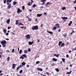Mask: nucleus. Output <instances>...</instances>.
<instances>
[{
    "instance_id": "obj_43",
    "label": "nucleus",
    "mask_w": 76,
    "mask_h": 76,
    "mask_svg": "<svg viewBox=\"0 0 76 76\" xmlns=\"http://www.w3.org/2000/svg\"><path fill=\"white\" fill-rule=\"evenodd\" d=\"M22 9L23 10H24V9H25V7H24V6H22Z\"/></svg>"
},
{
    "instance_id": "obj_23",
    "label": "nucleus",
    "mask_w": 76,
    "mask_h": 76,
    "mask_svg": "<svg viewBox=\"0 0 76 76\" xmlns=\"http://www.w3.org/2000/svg\"><path fill=\"white\" fill-rule=\"evenodd\" d=\"M20 25H23V24H22L21 23H20L18 24V26H20Z\"/></svg>"
},
{
    "instance_id": "obj_48",
    "label": "nucleus",
    "mask_w": 76,
    "mask_h": 76,
    "mask_svg": "<svg viewBox=\"0 0 76 76\" xmlns=\"http://www.w3.org/2000/svg\"><path fill=\"white\" fill-rule=\"evenodd\" d=\"M56 57H58V56H59V54H58L57 55H56Z\"/></svg>"
},
{
    "instance_id": "obj_12",
    "label": "nucleus",
    "mask_w": 76,
    "mask_h": 76,
    "mask_svg": "<svg viewBox=\"0 0 76 76\" xmlns=\"http://www.w3.org/2000/svg\"><path fill=\"white\" fill-rule=\"evenodd\" d=\"M42 14H38L37 15V17H41V16H42Z\"/></svg>"
},
{
    "instance_id": "obj_14",
    "label": "nucleus",
    "mask_w": 76,
    "mask_h": 76,
    "mask_svg": "<svg viewBox=\"0 0 76 76\" xmlns=\"http://www.w3.org/2000/svg\"><path fill=\"white\" fill-rule=\"evenodd\" d=\"M37 70L39 71H42L43 70L42 69L40 68H37Z\"/></svg>"
},
{
    "instance_id": "obj_27",
    "label": "nucleus",
    "mask_w": 76,
    "mask_h": 76,
    "mask_svg": "<svg viewBox=\"0 0 76 76\" xmlns=\"http://www.w3.org/2000/svg\"><path fill=\"white\" fill-rule=\"evenodd\" d=\"M66 9V7H63L62 8V10H65Z\"/></svg>"
},
{
    "instance_id": "obj_39",
    "label": "nucleus",
    "mask_w": 76,
    "mask_h": 76,
    "mask_svg": "<svg viewBox=\"0 0 76 76\" xmlns=\"http://www.w3.org/2000/svg\"><path fill=\"white\" fill-rule=\"evenodd\" d=\"M73 3L74 4H75L76 3V0H75V1H73Z\"/></svg>"
},
{
    "instance_id": "obj_13",
    "label": "nucleus",
    "mask_w": 76,
    "mask_h": 76,
    "mask_svg": "<svg viewBox=\"0 0 76 76\" xmlns=\"http://www.w3.org/2000/svg\"><path fill=\"white\" fill-rule=\"evenodd\" d=\"M16 67V65L15 64H12V69H14Z\"/></svg>"
},
{
    "instance_id": "obj_38",
    "label": "nucleus",
    "mask_w": 76,
    "mask_h": 76,
    "mask_svg": "<svg viewBox=\"0 0 76 76\" xmlns=\"http://www.w3.org/2000/svg\"><path fill=\"white\" fill-rule=\"evenodd\" d=\"M49 4V2H47L46 4V6H47L48 4Z\"/></svg>"
},
{
    "instance_id": "obj_9",
    "label": "nucleus",
    "mask_w": 76,
    "mask_h": 76,
    "mask_svg": "<svg viewBox=\"0 0 76 76\" xmlns=\"http://www.w3.org/2000/svg\"><path fill=\"white\" fill-rule=\"evenodd\" d=\"M55 26L56 27V28H57V29L60 28V26H59V24H55Z\"/></svg>"
},
{
    "instance_id": "obj_51",
    "label": "nucleus",
    "mask_w": 76,
    "mask_h": 76,
    "mask_svg": "<svg viewBox=\"0 0 76 76\" xmlns=\"http://www.w3.org/2000/svg\"><path fill=\"white\" fill-rule=\"evenodd\" d=\"M28 20H29L30 21H31V20H32V18H29V19H28Z\"/></svg>"
},
{
    "instance_id": "obj_10",
    "label": "nucleus",
    "mask_w": 76,
    "mask_h": 76,
    "mask_svg": "<svg viewBox=\"0 0 76 76\" xmlns=\"http://www.w3.org/2000/svg\"><path fill=\"white\" fill-rule=\"evenodd\" d=\"M10 18H9L8 20H7L6 22L7 23V24H9V23H10Z\"/></svg>"
},
{
    "instance_id": "obj_46",
    "label": "nucleus",
    "mask_w": 76,
    "mask_h": 76,
    "mask_svg": "<svg viewBox=\"0 0 76 76\" xmlns=\"http://www.w3.org/2000/svg\"><path fill=\"white\" fill-rule=\"evenodd\" d=\"M6 52H7V53H9V50H6Z\"/></svg>"
},
{
    "instance_id": "obj_36",
    "label": "nucleus",
    "mask_w": 76,
    "mask_h": 76,
    "mask_svg": "<svg viewBox=\"0 0 76 76\" xmlns=\"http://www.w3.org/2000/svg\"><path fill=\"white\" fill-rule=\"evenodd\" d=\"M39 61H37L36 62V64H39Z\"/></svg>"
},
{
    "instance_id": "obj_58",
    "label": "nucleus",
    "mask_w": 76,
    "mask_h": 76,
    "mask_svg": "<svg viewBox=\"0 0 76 76\" xmlns=\"http://www.w3.org/2000/svg\"><path fill=\"white\" fill-rule=\"evenodd\" d=\"M9 1V0H7V3H8Z\"/></svg>"
},
{
    "instance_id": "obj_25",
    "label": "nucleus",
    "mask_w": 76,
    "mask_h": 76,
    "mask_svg": "<svg viewBox=\"0 0 76 76\" xmlns=\"http://www.w3.org/2000/svg\"><path fill=\"white\" fill-rule=\"evenodd\" d=\"M72 73V71H70L69 72H67L66 73V74H69V75L70 74Z\"/></svg>"
},
{
    "instance_id": "obj_56",
    "label": "nucleus",
    "mask_w": 76,
    "mask_h": 76,
    "mask_svg": "<svg viewBox=\"0 0 76 76\" xmlns=\"http://www.w3.org/2000/svg\"><path fill=\"white\" fill-rule=\"evenodd\" d=\"M3 75V73H1V74H0V76H2Z\"/></svg>"
},
{
    "instance_id": "obj_63",
    "label": "nucleus",
    "mask_w": 76,
    "mask_h": 76,
    "mask_svg": "<svg viewBox=\"0 0 76 76\" xmlns=\"http://www.w3.org/2000/svg\"><path fill=\"white\" fill-rule=\"evenodd\" d=\"M24 28V27L23 26H22V27H20V28Z\"/></svg>"
},
{
    "instance_id": "obj_53",
    "label": "nucleus",
    "mask_w": 76,
    "mask_h": 76,
    "mask_svg": "<svg viewBox=\"0 0 76 76\" xmlns=\"http://www.w3.org/2000/svg\"><path fill=\"white\" fill-rule=\"evenodd\" d=\"M66 57L67 58H68L69 57V55H66Z\"/></svg>"
},
{
    "instance_id": "obj_41",
    "label": "nucleus",
    "mask_w": 76,
    "mask_h": 76,
    "mask_svg": "<svg viewBox=\"0 0 76 76\" xmlns=\"http://www.w3.org/2000/svg\"><path fill=\"white\" fill-rule=\"evenodd\" d=\"M28 52H30V51H31V49L30 48H28Z\"/></svg>"
},
{
    "instance_id": "obj_15",
    "label": "nucleus",
    "mask_w": 76,
    "mask_h": 76,
    "mask_svg": "<svg viewBox=\"0 0 76 76\" xmlns=\"http://www.w3.org/2000/svg\"><path fill=\"white\" fill-rule=\"evenodd\" d=\"M61 18L63 20H65V19H67V18L66 17H62Z\"/></svg>"
},
{
    "instance_id": "obj_7",
    "label": "nucleus",
    "mask_w": 76,
    "mask_h": 76,
    "mask_svg": "<svg viewBox=\"0 0 76 76\" xmlns=\"http://www.w3.org/2000/svg\"><path fill=\"white\" fill-rule=\"evenodd\" d=\"M22 12V10H20V8H18L17 9V13H20V12Z\"/></svg>"
},
{
    "instance_id": "obj_17",
    "label": "nucleus",
    "mask_w": 76,
    "mask_h": 76,
    "mask_svg": "<svg viewBox=\"0 0 76 76\" xmlns=\"http://www.w3.org/2000/svg\"><path fill=\"white\" fill-rule=\"evenodd\" d=\"M53 60V61H57V59H56L55 58H53L52 59Z\"/></svg>"
},
{
    "instance_id": "obj_40",
    "label": "nucleus",
    "mask_w": 76,
    "mask_h": 76,
    "mask_svg": "<svg viewBox=\"0 0 76 76\" xmlns=\"http://www.w3.org/2000/svg\"><path fill=\"white\" fill-rule=\"evenodd\" d=\"M15 23H16V25H18L19 23H20V22H16Z\"/></svg>"
},
{
    "instance_id": "obj_16",
    "label": "nucleus",
    "mask_w": 76,
    "mask_h": 76,
    "mask_svg": "<svg viewBox=\"0 0 76 76\" xmlns=\"http://www.w3.org/2000/svg\"><path fill=\"white\" fill-rule=\"evenodd\" d=\"M47 32H48V33H49L51 35H53V32L47 31Z\"/></svg>"
},
{
    "instance_id": "obj_55",
    "label": "nucleus",
    "mask_w": 76,
    "mask_h": 76,
    "mask_svg": "<svg viewBox=\"0 0 76 76\" xmlns=\"http://www.w3.org/2000/svg\"><path fill=\"white\" fill-rule=\"evenodd\" d=\"M35 21H36V22L38 21V19L37 18H36Z\"/></svg>"
},
{
    "instance_id": "obj_18",
    "label": "nucleus",
    "mask_w": 76,
    "mask_h": 76,
    "mask_svg": "<svg viewBox=\"0 0 76 76\" xmlns=\"http://www.w3.org/2000/svg\"><path fill=\"white\" fill-rule=\"evenodd\" d=\"M24 53H25V54H27L28 53V50H24Z\"/></svg>"
},
{
    "instance_id": "obj_5",
    "label": "nucleus",
    "mask_w": 76,
    "mask_h": 76,
    "mask_svg": "<svg viewBox=\"0 0 76 76\" xmlns=\"http://www.w3.org/2000/svg\"><path fill=\"white\" fill-rule=\"evenodd\" d=\"M26 37L27 39H31V36L29 35V34H27L26 36Z\"/></svg>"
},
{
    "instance_id": "obj_6",
    "label": "nucleus",
    "mask_w": 76,
    "mask_h": 76,
    "mask_svg": "<svg viewBox=\"0 0 76 76\" xmlns=\"http://www.w3.org/2000/svg\"><path fill=\"white\" fill-rule=\"evenodd\" d=\"M30 1H31V2H29V3L28 4V6H30L31 4H32V3L34 2V1L32 0H31Z\"/></svg>"
},
{
    "instance_id": "obj_2",
    "label": "nucleus",
    "mask_w": 76,
    "mask_h": 76,
    "mask_svg": "<svg viewBox=\"0 0 76 76\" xmlns=\"http://www.w3.org/2000/svg\"><path fill=\"white\" fill-rule=\"evenodd\" d=\"M1 43L3 47L4 48L6 47V41L5 40H4L1 41Z\"/></svg>"
},
{
    "instance_id": "obj_24",
    "label": "nucleus",
    "mask_w": 76,
    "mask_h": 76,
    "mask_svg": "<svg viewBox=\"0 0 76 76\" xmlns=\"http://www.w3.org/2000/svg\"><path fill=\"white\" fill-rule=\"evenodd\" d=\"M57 28V27H54L53 28V30H55Z\"/></svg>"
},
{
    "instance_id": "obj_35",
    "label": "nucleus",
    "mask_w": 76,
    "mask_h": 76,
    "mask_svg": "<svg viewBox=\"0 0 76 76\" xmlns=\"http://www.w3.org/2000/svg\"><path fill=\"white\" fill-rule=\"evenodd\" d=\"M63 35L64 37H66V35H67V34H63Z\"/></svg>"
},
{
    "instance_id": "obj_49",
    "label": "nucleus",
    "mask_w": 76,
    "mask_h": 76,
    "mask_svg": "<svg viewBox=\"0 0 76 76\" xmlns=\"http://www.w3.org/2000/svg\"><path fill=\"white\" fill-rule=\"evenodd\" d=\"M11 28V27H8L7 28L8 29H10Z\"/></svg>"
},
{
    "instance_id": "obj_33",
    "label": "nucleus",
    "mask_w": 76,
    "mask_h": 76,
    "mask_svg": "<svg viewBox=\"0 0 76 76\" xmlns=\"http://www.w3.org/2000/svg\"><path fill=\"white\" fill-rule=\"evenodd\" d=\"M23 72V70H20V71L19 73H23V72Z\"/></svg>"
},
{
    "instance_id": "obj_32",
    "label": "nucleus",
    "mask_w": 76,
    "mask_h": 76,
    "mask_svg": "<svg viewBox=\"0 0 76 76\" xmlns=\"http://www.w3.org/2000/svg\"><path fill=\"white\" fill-rule=\"evenodd\" d=\"M37 6V5H35V4H34L33 5V7H36V6Z\"/></svg>"
},
{
    "instance_id": "obj_44",
    "label": "nucleus",
    "mask_w": 76,
    "mask_h": 76,
    "mask_svg": "<svg viewBox=\"0 0 76 76\" xmlns=\"http://www.w3.org/2000/svg\"><path fill=\"white\" fill-rule=\"evenodd\" d=\"M69 58L70 59H72L73 57H72V56H71Z\"/></svg>"
},
{
    "instance_id": "obj_26",
    "label": "nucleus",
    "mask_w": 76,
    "mask_h": 76,
    "mask_svg": "<svg viewBox=\"0 0 76 76\" xmlns=\"http://www.w3.org/2000/svg\"><path fill=\"white\" fill-rule=\"evenodd\" d=\"M22 50H20L19 51V54H22Z\"/></svg>"
},
{
    "instance_id": "obj_31",
    "label": "nucleus",
    "mask_w": 76,
    "mask_h": 76,
    "mask_svg": "<svg viewBox=\"0 0 76 76\" xmlns=\"http://www.w3.org/2000/svg\"><path fill=\"white\" fill-rule=\"evenodd\" d=\"M62 60L63 62L64 63V62H65V59L62 58Z\"/></svg>"
},
{
    "instance_id": "obj_54",
    "label": "nucleus",
    "mask_w": 76,
    "mask_h": 76,
    "mask_svg": "<svg viewBox=\"0 0 76 76\" xmlns=\"http://www.w3.org/2000/svg\"><path fill=\"white\" fill-rule=\"evenodd\" d=\"M71 24L70 23H69V24H68V26H71Z\"/></svg>"
},
{
    "instance_id": "obj_61",
    "label": "nucleus",
    "mask_w": 76,
    "mask_h": 76,
    "mask_svg": "<svg viewBox=\"0 0 76 76\" xmlns=\"http://www.w3.org/2000/svg\"><path fill=\"white\" fill-rule=\"evenodd\" d=\"M6 39V40H9V39Z\"/></svg>"
},
{
    "instance_id": "obj_59",
    "label": "nucleus",
    "mask_w": 76,
    "mask_h": 76,
    "mask_svg": "<svg viewBox=\"0 0 76 76\" xmlns=\"http://www.w3.org/2000/svg\"><path fill=\"white\" fill-rule=\"evenodd\" d=\"M0 54H3V53L2 52H0Z\"/></svg>"
},
{
    "instance_id": "obj_62",
    "label": "nucleus",
    "mask_w": 76,
    "mask_h": 76,
    "mask_svg": "<svg viewBox=\"0 0 76 76\" xmlns=\"http://www.w3.org/2000/svg\"><path fill=\"white\" fill-rule=\"evenodd\" d=\"M54 56H56V54H54Z\"/></svg>"
},
{
    "instance_id": "obj_45",
    "label": "nucleus",
    "mask_w": 76,
    "mask_h": 76,
    "mask_svg": "<svg viewBox=\"0 0 76 76\" xmlns=\"http://www.w3.org/2000/svg\"><path fill=\"white\" fill-rule=\"evenodd\" d=\"M46 74H47L48 75H50V73H48V72H46Z\"/></svg>"
},
{
    "instance_id": "obj_52",
    "label": "nucleus",
    "mask_w": 76,
    "mask_h": 76,
    "mask_svg": "<svg viewBox=\"0 0 76 76\" xmlns=\"http://www.w3.org/2000/svg\"><path fill=\"white\" fill-rule=\"evenodd\" d=\"M69 23L72 24V21H70Z\"/></svg>"
},
{
    "instance_id": "obj_8",
    "label": "nucleus",
    "mask_w": 76,
    "mask_h": 76,
    "mask_svg": "<svg viewBox=\"0 0 76 76\" xmlns=\"http://www.w3.org/2000/svg\"><path fill=\"white\" fill-rule=\"evenodd\" d=\"M34 42V40H33L32 42L29 41L28 42V44L29 45H32V44H33V42Z\"/></svg>"
},
{
    "instance_id": "obj_21",
    "label": "nucleus",
    "mask_w": 76,
    "mask_h": 76,
    "mask_svg": "<svg viewBox=\"0 0 76 76\" xmlns=\"http://www.w3.org/2000/svg\"><path fill=\"white\" fill-rule=\"evenodd\" d=\"M64 43H63L61 44V47H63L64 46Z\"/></svg>"
},
{
    "instance_id": "obj_1",
    "label": "nucleus",
    "mask_w": 76,
    "mask_h": 76,
    "mask_svg": "<svg viewBox=\"0 0 76 76\" xmlns=\"http://www.w3.org/2000/svg\"><path fill=\"white\" fill-rule=\"evenodd\" d=\"M26 64V63H25V62H23L22 63V65H20L19 66L17 67V70H19V69H20V68H21V67H23V66H25V65Z\"/></svg>"
},
{
    "instance_id": "obj_30",
    "label": "nucleus",
    "mask_w": 76,
    "mask_h": 76,
    "mask_svg": "<svg viewBox=\"0 0 76 76\" xmlns=\"http://www.w3.org/2000/svg\"><path fill=\"white\" fill-rule=\"evenodd\" d=\"M9 60H10V57H8L7 58V60L8 61H9Z\"/></svg>"
},
{
    "instance_id": "obj_50",
    "label": "nucleus",
    "mask_w": 76,
    "mask_h": 76,
    "mask_svg": "<svg viewBox=\"0 0 76 76\" xmlns=\"http://www.w3.org/2000/svg\"><path fill=\"white\" fill-rule=\"evenodd\" d=\"M6 35H7V36L9 35V33H6Z\"/></svg>"
},
{
    "instance_id": "obj_47",
    "label": "nucleus",
    "mask_w": 76,
    "mask_h": 76,
    "mask_svg": "<svg viewBox=\"0 0 76 76\" xmlns=\"http://www.w3.org/2000/svg\"><path fill=\"white\" fill-rule=\"evenodd\" d=\"M45 4V2H43L42 3V4H41L42 5H44Z\"/></svg>"
},
{
    "instance_id": "obj_20",
    "label": "nucleus",
    "mask_w": 76,
    "mask_h": 76,
    "mask_svg": "<svg viewBox=\"0 0 76 76\" xmlns=\"http://www.w3.org/2000/svg\"><path fill=\"white\" fill-rule=\"evenodd\" d=\"M17 4V2L16 1H14L13 2V5H16V4Z\"/></svg>"
},
{
    "instance_id": "obj_64",
    "label": "nucleus",
    "mask_w": 76,
    "mask_h": 76,
    "mask_svg": "<svg viewBox=\"0 0 76 76\" xmlns=\"http://www.w3.org/2000/svg\"><path fill=\"white\" fill-rule=\"evenodd\" d=\"M75 10H76V7H75Z\"/></svg>"
},
{
    "instance_id": "obj_57",
    "label": "nucleus",
    "mask_w": 76,
    "mask_h": 76,
    "mask_svg": "<svg viewBox=\"0 0 76 76\" xmlns=\"http://www.w3.org/2000/svg\"><path fill=\"white\" fill-rule=\"evenodd\" d=\"M27 67H29V65H27Z\"/></svg>"
},
{
    "instance_id": "obj_28",
    "label": "nucleus",
    "mask_w": 76,
    "mask_h": 76,
    "mask_svg": "<svg viewBox=\"0 0 76 76\" xmlns=\"http://www.w3.org/2000/svg\"><path fill=\"white\" fill-rule=\"evenodd\" d=\"M3 32H4V33L5 34V33L6 32V30L5 29H4L3 30Z\"/></svg>"
},
{
    "instance_id": "obj_34",
    "label": "nucleus",
    "mask_w": 76,
    "mask_h": 76,
    "mask_svg": "<svg viewBox=\"0 0 76 76\" xmlns=\"http://www.w3.org/2000/svg\"><path fill=\"white\" fill-rule=\"evenodd\" d=\"M46 1V0H41V2H45Z\"/></svg>"
},
{
    "instance_id": "obj_22",
    "label": "nucleus",
    "mask_w": 76,
    "mask_h": 76,
    "mask_svg": "<svg viewBox=\"0 0 76 76\" xmlns=\"http://www.w3.org/2000/svg\"><path fill=\"white\" fill-rule=\"evenodd\" d=\"M55 70L57 72H59V69L58 68H56Z\"/></svg>"
},
{
    "instance_id": "obj_42",
    "label": "nucleus",
    "mask_w": 76,
    "mask_h": 76,
    "mask_svg": "<svg viewBox=\"0 0 76 76\" xmlns=\"http://www.w3.org/2000/svg\"><path fill=\"white\" fill-rule=\"evenodd\" d=\"M44 15H45V16H46L47 15V13L46 12H44Z\"/></svg>"
},
{
    "instance_id": "obj_29",
    "label": "nucleus",
    "mask_w": 76,
    "mask_h": 76,
    "mask_svg": "<svg viewBox=\"0 0 76 76\" xmlns=\"http://www.w3.org/2000/svg\"><path fill=\"white\" fill-rule=\"evenodd\" d=\"M14 52H15V49H13L12 50V52L13 53H14Z\"/></svg>"
},
{
    "instance_id": "obj_4",
    "label": "nucleus",
    "mask_w": 76,
    "mask_h": 76,
    "mask_svg": "<svg viewBox=\"0 0 76 76\" xmlns=\"http://www.w3.org/2000/svg\"><path fill=\"white\" fill-rule=\"evenodd\" d=\"M24 57L26 58H27V57L25 55V54L23 55L20 57V58H21V59H24Z\"/></svg>"
},
{
    "instance_id": "obj_60",
    "label": "nucleus",
    "mask_w": 76,
    "mask_h": 76,
    "mask_svg": "<svg viewBox=\"0 0 76 76\" xmlns=\"http://www.w3.org/2000/svg\"><path fill=\"white\" fill-rule=\"evenodd\" d=\"M29 11L31 12H32V10H31V9H29Z\"/></svg>"
},
{
    "instance_id": "obj_11",
    "label": "nucleus",
    "mask_w": 76,
    "mask_h": 76,
    "mask_svg": "<svg viewBox=\"0 0 76 76\" xmlns=\"http://www.w3.org/2000/svg\"><path fill=\"white\" fill-rule=\"evenodd\" d=\"M11 6H12V5H11V4H10L7 6V9H10L11 8Z\"/></svg>"
},
{
    "instance_id": "obj_19",
    "label": "nucleus",
    "mask_w": 76,
    "mask_h": 76,
    "mask_svg": "<svg viewBox=\"0 0 76 76\" xmlns=\"http://www.w3.org/2000/svg\"><path fill=\"white\" fill-rule=\"evenodd\" d=\"M62 43V41H59V43H58V45L59 46H60V45H61V44Z\"/></svg>"
},
{
    "instance_id": "obj_3",
    "label": "nucleus",
    "mask_w": 76,
    "mask_h": 76,
    "mask_svg": "<svg viewBox=\"0 0 76 76\" xmlns=\"http://www.w3.org/2000/svg\"><path fill=\"white\" fill-rule=\"evenodd\" d=\"M32 29L33 30H38V26H33Z\"/></svg>"
},
{
    "instance_id": "obj_37",
    "label": "nucleus",
    "mask_w": 76,
    "mask_h": 76,
    "mask_svg": "<svg viewBox=\"0 0 76 76\" xmlns=\"http://www.w3.org/2000/svg\"><path fill=\"white\" fill-rule=\"evenodd\" d=\"M4 1V3L5 4L6 3V0H3Z\"/></svg>"
}]
</instances>
